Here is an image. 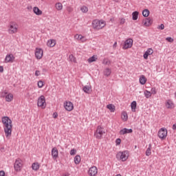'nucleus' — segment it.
<instances>
[{"label":"nucleus","mask_w":176,"mask_h":176,"mask_svg":"<svg viewBox=\"0 0 176 176\" xmlns=\"http://www.w3.org/2000/svg\"><path fill=\"white\" fill-rule=\"evenodd\" d=\"M152 148V144H149L148 148L146 151V156H151L152 152L151 149Z\"/></svg>","instance_id":"26"},{"label":"nucleus","mask_w":176,"mask_h":176,"mask_svg":"<svg viewBox=\"0 0 176 176\" xmlns=\"http://www.w3.org/2000/svg\"><path fill=\"white\" fill-rule=\"evenodd\" d=\"M104 134H105V131L102 130L101 126H98L97 127L96 131L94 133L96 138H97V140H101Z\"/></svg>","instance_id":"5"},{"label":"nucleus","mask_w":176,"mask_h":176,"mask_svg":"<svg viewBox=\"0 0 176 176\" xmlns=\"http://www.w3.org/2000/svg\"><path fill=\"white\" fill-rule=\"evenodd\" d=\"M69 59L70 60V61H72V63H76V58L72 54L69 55Z\"/></svg>","instance_id":"37"},{"label":"nucleus","mask_w":176,"mask_h":176,"mask_svg":"<svg viewBox=\"0 0 176 176\" xmlns=\"http://www.w3.org/2000/svg\"><path fill=\"white\" fill-rule=\"evenodd\" d=\"M0 72H3V66H0Z\"/></svg>","instance_id":"52"},{"label":"nucleus","mask_w":176,"mask_h":176,"mask_svg":"<svg viewBox=\"0 0 176 176\" xmlns=\"http://www.w3.org/2000/svg\"><path fill=\"white\" fill-rule=\"evenodd\" d=\"M102 64H104V65H109V64H111V61H109L108 58H104L102 60Z\"/></svg>","instance_id":"38"},{"label":"nucleus","mask_w":176,"mask_h":176,"mask_svg":"<svg viewBox=\"0 0 176 176\" xmlns=\"http://www.w3.org/2000/svg\"><path fill=\"white\" fill-rule=\"evenodd\" d=\"M1 121L3 124V127L6 137L8 138V140H9L10 137H12V129H13L12 120H10L9 117L5 116L1 118Z\"/></svg>","instance_id":"1"},{"label":"nucleus","mask_w":176,"mask_h":176,"mask_svg":"<svg viewBox=\"0 0 176 176\" xmlns=\"http://www.w3.org/2000/svg\"><path fill=\"white\" fill-rule=\"evenodd\" d=\"M133 46V39L129 38L126 39L124 43L122 49L126 50V49H130Z\"/></svg>","instance_id":"8"},{"label":"nucleus","mask_w":176,"mask_h":176,"mask_svg":"<svg viewBox=\"0 0 176 176\" xmlns=\"http://www.w3.org/2000/svg\"><path fill=\"white\" fill-rule=\"evenodd\" d=\"M110 21H113V18H111V19H110Z\"/></svg>","instance_id":"55"},{"label":"nucleus","mask_w":176,"mask_h":176,"mask_svg":"<svg viewBox=\"0 0 176 176\" xmlns=\"http://www.w3.org/2000/svg\"><path fill=\"white\" fill-rule=\"evenodd\" d=\"M158 137L161 138V140H164L166 137H167V129L166 128H162L158 131Z\"/></svg>","instance_id":"7"},{"label":"nucleus","mask_w":176,"mask_h":176,"mask_svg":"<svg viewBox=\"0 0 176 176\" xmlns=\"http://www.w3.org/2000/svg\"><path fill=\"white\" fill-rule=\"evenodd\" d=\"M130 133H133L132 129L124 128L120 131V135H124V134H130Z\"/></svg>","instance_id":"13"},{"label":"nucleus","mask_w":176,"mask_h":176,"mask_svg":"<svg viewBox=\"0 0 176 176\" xmlns=\"http://www.w3.org/2000/svg\"><path fill=\"white\" fill-rule=\"evenodd\" d=\"M92 27L94 30H102L105 27V22L95 19L92 21Z\"/></svg>","instance_id":"2"},{"label":"nucleus","mask_w":176,"mask_h":176,"mask_svg":"<svg viewBox=\"0 0 176 176\" xmlns=\"http://www.w3.org/2000/svg\"><path fill=\"white\" fill-rule=\"evenodd\" d=\"M46 104V100L45 99V96H41L37 101V105L38 107H45Z\"/></svg>","instance_id":"10"},{"label":"nucleus","mask_w":176,"mask_h":176,"mask_svg":"<svg viewBox=\"0 0 176 176\" xmlns=\"http://www.w3.org/2000/svg\"><path fill=\"white\" fill-rule=\"evenodd\" d=\"M47 45L50 47H54V46H56V41L50 40V41H47Z\"/></svg>","instance_id":"23"},{"label":"nucleus","mask_w":176,"mask_h":176,"mask_svg":"<svg viewBox=\"0 0 176 176\" xmlns=\"http://www.w3.org/2000/svg\"><path fill=\"white\" fill-rule=\"evenodd\" d=\"M144 25L146 27H149V25H152V23H153V21L151 18H146L144 21Z\"/></svg>","instance_id":"16"},{"label":"nucleus","mask_w":176,"mask_h":176,"mask_svg":"<svg viewBox=\"0 0 176 176\" xmlns=\"http://www.w3.org/2000/svg\"><path fill=\"white\" fill-rule=\"evenodd\" d=\"M14 61V56L13 54H8L5 58V63H13Z\"/></svg>","instance_id":"15"},{"label":"nucleus","mask_w":176,"mask_h":176,"mask_svg":"<svg viewBox=\"0 0 176 176\" xmlns=\"http://www.w3.org/2000/svg\"><path fill=\"white\" fill-rule=\"evenodd\" d=\"M173 130H176V124L173 125Z\"/></svg>","instance_id":"53"},{"label":"nucleus","mask_w":176,"mask_h":176,"mask_svg":"<svg viewBox=\"0 0 176 176\" xmlns=\"http://www.w3.org/2000/svg\"><path fill=\"white\" fill-rule=\"evenodd\" d=\"M117 159L119 160H122V162H126L127 159H129V151H120L117 155H116Z\"/></svg>","instance_id":"4"},{"label":"nucleus","mask_w":176,"mask_h":176,"mask_svg":"<svg viewBox=\"0 0 176 176\" xmlns=\"http://www.w3.org/2000/svg\"><path fill=\"white\" fill-rule=\"evenodd\" d=\"M82 90L85 93H87V94H90L91 92V86L85 85L82 87Z\"/></svg>","instance_id":"17"},{"label":"nucleus","mask_w":176,"mask_h":176,"mask_svg":"<svg viewBox=\"0 0 176 176\" xmlns=\"http://www.w3.org/2000/svg\"><path fill=\"white\" fill-rule=\"evenodd\" d=\"M144 97H146V98H149L151 97H152V93H151V91H148V90H145L144 92Z\"/></svg>","instance_id":"27"},{"label":"nucleus","mask_w":176,"mask_h":176,"mask_svg":"<svg viewBox=\"0 0 176 176\" xmlns=\"http://www.w3.org/2000/svg\"><path fill=\"white\" fill-rule=\"evenodd\" d=\"M32 168L34 171H38L39 170V163L38 162H34L32 164Z\"/></svg>","instance_id":"22"},{"label":"nucleus","mask_w":176,"mask_h":176,"mask_svg":"<svg viewBox=\"0 0 176 176\" xmlns=\"http://www.w3.org/2000/svg\"><path fill=\"white\" fill-rule=\"evenodd\" d=\"M38 87H39V89H42V87H43V81L42 80L38 81Z\"/></svg>","instance_id":"41"},{"label":"nucleus","mask_w":176,"mask_h":176,"mask_svg":"<svg viewBox=\"0 0 176 176\" xmlns=\"http://www.w3.org/2000/svg\"><path fill=\"white\" fill-rule=\"evenodd\" d=\"M58 116V114H57V113H53V118H54V119H56Z\"/></svg>","instance_id":"48"},{"label":"nucleus","mask_w":176,"mask_h":176,"mask_svg":"<svg viewBox=\"0 0 176 176\" xmlns=\"http://www.w3.org/2000/svg\"><path fill=\"white\" fill-rule=\"evenodd\" d=\"M111 69L109 68H106L104 70V76H109V75H111Z\"/></svg>","instance_id":"29"},{"label":"nucleus","mask_w":176,"mask_h":176,"mask_svg":"<svg viewBox=\"0 0 176 176\" xmlns=\"http://www.w3.org/2000/svg\"><path fill=\"white\" fill-rule=\"evenodd\" d=\"M120 142H122V140H120V138L116 139V145H120Z\"/></svg>","instance_id":"43"},{"label":"nucleus","mask_w":176,"mask_h":176,"mask_svg":"<svg viewBox=\"0 0 176 176\" xmlns=\"http://www.w3.org/2000/svg\"><path fill=\"white\" fill-rule=\"evenodd\" d=\"M139 81L140 85H145L146 83V77H145L144 75H142L140 77Z\"/></svg>","instance_id":"21"},{"label":"nucleus","mask_w":176,"mask_h":176,"mask_svg":"<svg viewBox=\"0 0 176 176\" xmlns=\"http://www.w3.org/2000/svg\"><path fill=\"white\" fill-rule=\"evenodd\" d=\"M164 28V25L161 24L160 26H158V30H163Z\"/></svg>","instance_id":"46"},{"label":"nucleus","mask_w":176,"mask_h":176,"mask_svg":"<svg viewBox=\"0 0 176 176\" xmlns=\"http://www.w3.org/2000/svg\"><path fill=\"white\" fill-rule=\"evenodd\" d=\"M39 75H41V72H39V70H36L35 72V76H39Z\"/></svg>","instance_id":"45"},{"label":"nucleus","mask_w":176,"mask_h":176,"mask_svg":"<svg viewBox=\"0 0 176 176\" xmlns=\"http://www.w3.org/2000/svg\"><path fill=\"white\" fill-rule=\"evenodd\" d=\"M107 109H109V111L111 112H115V105L111 104H107Z\"/></svg>","instance_id":"28"},{"label":"nucleus","mask_w":176,"mask_h":176,"mask_svg":"<svg viewBox=\"0 0 176 176\" xmlns=\"http://www.w3.org/2000/svg\"><path fill=\"white\" fill-rule=\"evenodd\" d=\"M52 155L53 157H55V159H57V157H58V150H57L56 147L52 148Z\"/></svg>","instance_id":"18"},{"label":"nucleus","mask_w":176,"mask_h":176,"mask_svg":"<svg viewBox=\"0 0 176 176\" xmlns=\"http://www.w3.org/2000/svg\"><path fill=\"white\" fill-rule=\"evenodd\" d=\"M98 173V170L97 169V167L92 166L89 168L88 174L90 176H96L97 175V173Z\"/></svg>","instance_id":"12"},{"label":"nucleus","mask_w":176,"mask_h":176,"mask_svg":"<svg viewBox=\"0 0 176 176\" xmlns=\"http://www.w3.org/2000/svg\"><path fill=\"white\" fill-rule=\"evenodd\" d=\"M33 12L36 14V16H41V14H42V10H41L38 7H34L33 8Z\"/></svg>","instance_id":"20"},{"label":"nucleus","mask_w":176,"mask_h":176,"mask_svg":"<svg viewBox=\"0 0 176 176\" xmlns=\"http://www.w3.org/2000/svg\"><path fill=\"white\" fill-rule=\"evenodd\" d=\"M166 41H167L168 42H170V43H173V42H174V38L171 37H167L166 38Z\"/></svg>","instance_id":"42"},{"label":"nucleus","mask_w":176,"mask_h":176,"mask_svg":"<svg viewBox=\"0 0 176 176\" xmlns=\"http://www.w3.org/2000/svg\"><path fill=\"white\" fill-rule=\"evenodd\" d=\"M156 88L151 89V94H156Z\"/></svg>","instance_id":"44"},{"label":"nucleus","mask_w":176,"mask_h":176,"mask_svg":"<svg viewBox=\"0 0 176 176\" xmlns=\"http://www.w3.org/2000/svg\"><path fill=\"white\" fill-rule=\"evenodd\" d=\"M166 107L168 109H172V108H174V103L171 100H168L166 103Z\"/></svg>","instance_id":"19"},{"label":"nucleus","mask_w":176,"mask_h":176,"mask_svg":"<svg viewBox=\"0 0 176 176\" xmlns=\"http://www.w3.org/2000/svg\"><path fill=\"white\" fill-rule=\"evenodd\" d=\"M75 164H79L80 163V155H76L74 157Z\"/></svg>","instance_id":"31"},{"label":"nucleus","mask_w":176,"mask_h":176,"mask_svg":"<svg viewBox=\"0 0 176 176\" xmlns=\"http://www.w3.org/2000/svg\"><path fill=\"white\" fill-rule=\"evenodd\" d=\"M55 8L56 10H63V4L61 3H56Z\"/></svg>","instance_id":"30"},{"label":"nucleus","mask_w":176,"mask_h":176,"mask_svg":"<svg viewBox=\"0 0 176 176\" xmlns=\"http://www.w3.org/2000/svg\"><path fill=\"white\" fill-rule=\"evenodd\" d=\"M120 23V24H124V23H126V19H121Z\"/></svg>","instance_id":"47"},{"label":"nucleus","mask_w":176,"mask_h":176,"mask_svg":"<svg viewBox=\"0 0 176 176\" xmlns=\"http://www.w3.org/2000/svg\"><path fill=\"white\" fill-rule=\"evenodd\" d=\"M14 168L15 171H21V168H23V161L18 158L15 160Z\"/></svg>","instance_id":"6"},{"label":"nucleus","mask_w":176,"mask_h":176,"mask_svg":"<svg viewBox=\"0 0 176 176\" xmlns=\"http://www.w3.org/2000/svg\"><path fill=\"white\" fill-rule=\"evenodd\" d=\"M153 54V50L152 48H148L143 55L144 60H148V56Z\"/></svg>","instance_id":"14"},{"label":"nucleus","mask_w":176,"mask_h":176,"mask_svg":"<svg viewBox=\"0 0 176 176\" xmlns=\"http://www.w3.org/2000/svg\"><path fill=\"white\" fill-rule=\"evenodd\" d=\"M35 56L38 60H41L43 56V50L41 48H36L35 52Z\"/></svg>","instance_id":"11"},{"label":"nucleus","mask_w":176,"mask_h":176,"mask_svg":"<svg viewBox=\"0 0 176 176\" xmlns=\"http://www.w3.org/2000/svg\"><path fill=\"white\" fill-rule=\"evenodd\" d=\"M67 11H68L69 13H71V12H72V8L71 7H69V8H67Z\"/></svg>","instance_id":"51"},{"label":"nucleus","mask_w":176,"mask_h":176,"mask_svg":"<svg viewBox=\"0 0 176 176\" xmlns=\"http://www.w3.org/2000/svg\"><path fill=\"white\" fill-rule=\"evenodd\" d=\"M12 100H13V94H8L6 96V101H7V102H10Z\"/></svg>","instance_id":"24"},{"label":"nucleus","mask_w":176,"mask_h":176,"mask_svg":"<svg viewBox=\"0 0 176 176\" xmlns=\"http://www.w3.org/2000/svg\"><path fill=\"white\" fill-rule=\"evenodd\" d=\"M149 10L145 9L142 11V16H144V17H148V16H149Z\"/></svg>","instance_id":"33"},{"label":"nucleus","mask_w":176,"mask_h":176,"mask_svg":"<svg viewBox=\"0 0 176 176\" xmlns=\"http://www.w3.org/2000/svg\"><path fill=\"white\" fill-rule=\"evenodd\" d=\"M19 25H17V23L15 21H11L10 22L8 32V34H10L11 35L13 34H16L17 32V30H19Z\"/></svg>","instance_id":"3"},{"label":"nucleus","mask_w":176,"mask_h":176,"mask_svg":"<svg viewBox=\"0 0 176 176\" xmlns=\"http://www.w3.org/2000/svg\"><path fill=\"white\" fill-rule=\"evenodd\" d=\"M138 11H135L132 13V19L133 20H138Z\"/></svg>","instance_id":"32"},{"label":"nucleus","mask_w":176,"mask_h":176,"mask_svg":"<svg viewBox=\"0 0 176 176\" xmlns=\"http://www.w3.org/2000/svg\"><path fill=\"white\" fill-rule=\"evenodd\" d=\"M64 107L66 111H68L69 112L72 111V109H74V104L69 101H66L64 103Z\"/></svg>","instance_id":"9"},{"label":"nucleus","mask_w":176,"mask_h":176,"mask_svg":"<svg viewBox=\"0 0 176 176\" xmlns=\"http://www.w3.org/2000/svg\"><path fill=\"white\" fill-rule=\"evenodd\" d=\"M80 10L82 12V13H87V12H89V8H87L86 6H82L81 7Z\"/></svg>","instance_id":"39"},{"label":"nucleus","mask_w":176,"mask_h":176,"mask_svg":"<svg viewBox=\"0 0 176 176\" xmlns=\"http://www.w3.org/2000/svg\"><path fill=\"white\" fill-rule=\"evenodd\" d=\"M74 38L80 41V39H85V36H82L81 34H76L74 36Z\"/></svg>","instance_id":"36"},{"label":"nucleus","mask_w":176,"mask_h":176,"mask_svg":"<svg viewBox=\"0 0 176 176\" xmlns=\"http://www.w3.org/2000/svg\"><path fill=\"white\" fill-rule=\"evenodd\" d=\"M64 176H68V175H65Z\"/></svg>","instance_id":"56"},{"label":"nucleus","mask_w":176,"mask_h":176,"mask_svg":"<svg viewBox=\"0 0 176 176\" xmlns=\"http://www.w3.org/2000/svg\"><path fill=\"white\" fill-rule=\"evenodd\" d=\"M118 45V43H117V42H115L114 44H113V47H116V45Z\"/></svg>","instance_id":"54"},{"label":"nucleus","mask_w":176,"mask_h":176,"mask_svg":"<svg viewBox=\"0 0 176 176\" xmlns=\"http://www.w3.org/2000/svg\"><path fill=\"white\" fill-rule=\"evenodd\" d=\"M97 60V56L94 55L93 56L90 57L88 59V63H94V61H96Z\"/></svg>","instance_id":"34"},{"label":"nucleus","mask_w":176,"mask_h":176,"mask_svg":"<svg viewBox=\"0 0 176 176\" xmlns=\"http://www.w3.org/2000/svg\"><path fill=\"white\" fill-rule=\"evenodd\" d=\"M122 120H124V122H126L127 119H129V117L127 116V113L123 112L122 113Z\"/></svg>","instance_id":"35"},{"label":"nucleus","mask_w":176,"mask_h":176,"mask_svg":"<svg viewBox=\"0 0 176 176\" xmlns=\"http://www.w3.org/2000/svg\"><path fill=\"white\" fill-rule=\"evenodd\" d=\"M0 176H5V171L1 170L0 171Z\"/></svg>","instance_id":"49"},{"label":"nucleus","mask_w":176,"mask_h":176,"mask_svg":"<svg viewBox=\"0 0 176 176\" xmlns=\"http://www.w3.org/2000/svg\"><path fill=\"white\" fill-rule=\"evenodd\" d=\"M81 42H86L87 39L86 37L84 36V38H80Z\"/></svg>","instance_id":"50"},{"label":"nucleus","mask_w":176,"mask_h":176,"mask_svg":"<svg viewBox=\"0 0 176 176\" xmlns=\"http://www.w3.org/2000/svg\"><path fill=\"white\" fill-rule=\"evenodd\" d=\"M131 107L132 112H135V109H137V102L133 101L131 104Z\"/></svg>","instance_id":"25"},{"label":"nucleus","mask_w":176,"mask_h":176,"mask_svg":"<svg viewBox=\"0 0 176 176\" xmlns=\"http://www.w3.org/2000/svg\"><path fill=\"white\" fill-rule=\"evenodd\" d=\"M70 155L71 156H74V155H76V149L73 148L70 151Z\"/></svg>","instance_id":"40"}]
</instances>
